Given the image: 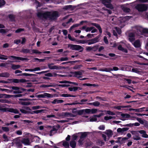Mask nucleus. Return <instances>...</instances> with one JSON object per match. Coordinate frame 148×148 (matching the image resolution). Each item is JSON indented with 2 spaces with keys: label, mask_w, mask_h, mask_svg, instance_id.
<instances>
[{
  "label": "nucleus",
  "mask_w": 148,
  "mask_h": 148,
  "mask_svg": "<svg viewBox=\"0 0 148 148\" xmlns=\"http://www.w3.org/2000/svg\"><path fill=\"white\" fill-rule=\"evenodd\" d=\"M37 15L38 17L41 19H48L51 20H56L59 16V14L56 11L53 12H39L37 13Z\"/></svg>",
  "instance_id": "1"
},
{
  "label": "nucleus",
  "mask_w": 148,
  "mask_h": 148,
  "mask_svg": "<svg viewBox=\"0 0 148 148\" xmlns=\"http://www.w3.org/2000/svg\"><path fill=\"white\" fill-rule=\"evenodd\" d=\"M68 47L70 49L73 50H79L80 52H82L84 48L81 46L76 45L69 44Z\"/></svg>",
  "instance_id": "2"
},
{
  "label": "nucleus",
  "mask_w": 148,
  "mask_h": 148,
  "mask_svg": "<svg viewBox=\"0 0 148 148\" xmlns=\"http://www.w3.org/2000/svg\"><path fill=\"white\" fill-rule=\"evenodd\" d=\"M138 132L139 133L142 135V137L144 138H148V135L146 134V131L144 130H138L137 131H132L131 132V133L132 134H137Z\"/></svg>",
  "instance_id": "3"
},
{
  "label": "nucleus",
  "mask_w": 148,
  "mask_h": 148,
  "mask_svg": "<svg viewBox=\"0 0 148 148\" xmlns=\"http://www.w3.org/2000/svg\"><path fill=\"white\" fill-rule=\"evenodd\" d=\"M0 110L4 112H9L15 114H18L19 111L16 109L9 108H1Z\"/></svg>",
  "instance_id": "4"
},
{
  "label": "nucleus",
  "mask_w": 148,
  "mask_h": 148,
  "mask_svg": "<svg viewBox=\"0 0 148 148\" xmlns=\"http://www.w3.org/2000/svg\"><path fill=\"white\" fill-rule=\"evenodd\" d=\"M60 127V126L59 125L53 126L49 132V136H51L56 133Z\"/></svg>",
  "instance_id": "5"
},
{
  "label": "nucleus",
  "mask_w": 148,
  "mask_h": 148,
  "mask_svg": "<svg viewBox=\"0 0 148 148\" xmlns=\"http://www.w3.org/2000/svg\"><path fill=\"white\" fill-rule=\"evenodd\" d=\"M12 144H15L16 146L18 148H22V145L21 144V142L19 138H16L13 140Z\"/></svg>",
  "instance_id": "6"
},
{
  "label": "nucleus",
  "mask_w": 148,
  "mask_h": 148,
  "mask_svg": "<svg viewBox=\"0 0 148 148\" xmlns=\"http://www.w3.org/2000/svg\"><path fill=\"white\" fill-rule=\"evenodd\" d=\"M36 97L38 98H45L46 97L49 98H52L53 95L51 94L47 93H45L43 94H40L36 96Z\"/></svg>",
  "instance_id": "7"
},
{
  "label": "nucleus",
  "mask_w": 148,
  "mask_h": 148,
  "mask_svg": "<svg viewBox=\"0 0 148 148\" xmlns=\"http://www.w3.org/2000/svg\"><path fill=\"white\" fill-rule=\"evenodd\" d=\"M135 8L136 9H148V6L145 4H138L135 6Z\"/></svg>",
  "instance_id": "8"
},
{
  "label": "nucleus",
  "mask_w": 148,
  "mask_h": 148,
  "mask_svg": "<svg viewBox=\"0 0 148 148\" xmlns=\"http://www.w3.org/2000/svg\"><path fill=\"white\" fill-rule=\"evenodd\" d=\"M139 14L142 15L143 16H145L148 19V12H147L146 10H137Z\"/></svg>",
  "instance_id": "9"
},
{
  "label": "nucleus",
  "mask_w": 148,
  "mask_h": 148,
  "mask_svg": "<svg viewBox=\"0 0 148 148\" xmlns=\"http://www.w3.org/2000/svg\"><path fill=\"white\" fill-rule=\"evenodd\" d=\"M54 64V63H49L48 64V66L50 69L51 70H59L60 69V67L56 65H53Z\"/></svg>",
  "instance_id": "10"
},
{
  "label": "nucleus",
  "mask_w": 148,
  "mask_h": 148,
  "mask_svg": "<svg viewBox=\"0 0 148 148\" xmlns=\"http://www.w3.org/2000/svg\"><path fill=\"white\" fill-rule=\"evenodd\" d=\"M62 115L65 117H75V115L68 112H63L62 113Z\"/></svg>",
  "instance_id": "11"
},
{
  "label": "nucleus",
  "mask_w": 148,
  "mask_h": 148,
  "mask_svg": "<svg viewBox=\"0 0 148 148\" xmlns=\"http://www.w3.org/2000/svg\"><path fill=\"white\" fill-rule=\"evenodd\" d=\"M90 24L95 26L98 29L99 33L101 34L102 33V31L100 26L98 24L95 23H91Z\"/></svg>",
  "instance_id": "12"
},
{
  "label": "nucleus",
  "mask_w": 148,
  "mask_h": 148,
  "mask_svg": "<svg viewBox=\"0 0 148 148\" xmlns=\"http://www.w3.org/2000/svg\"><path fill=\"white\" fill-rule=\"evenodd\" d=\"M129 128L127 127H124L122 128H118L117 130V132L119 133H123L124 132L128 130Z\"/></svg>",
  "instance_id": "13"
},
{
  "label": "nucleus",
  "mask_w": 148,
  "mask_h": 148,
  "mask_svg": "<svg viewBox=\"0 0 148 148\" xmlns=\"http://www.w3.org/2000/svg\"><path fill=\"white\" fill-rule=\"evenodd\" d=\"M21 142L22 143L25 145H29L30 143L29 140L27 138L23 139L21 141Z\"/></svg>",
  "instance_id": "14"
},
{
  "label": "nucleus",
  "mask_w": 148,
  "mask_h": 148,
  "mask_svg": "<svg viewBox=\"0 0 148 148\" xmlns=\"http://www.w3.org/2000/svg\"><path fill=\"white\" fill-rule=\"evenodd\" d=\"M74 77L78 78L82 77V73L81 71H76L73 73Z\"/></svg>",
  "instance_id": "15"
},
{
  "label": "nucleus",
  "mask_w": 148,
  "mask_h": 148,
  "mask_svg": "<svg viewBox=\"0 0 148 148\" xmlns=\"http://www.w3.org/2000/svg\"><path fill=\"white\" fill-rule=\"evenodd\" d=\"M10 58H13L15 59L20 60L22 61L27 60L28 59L26 58H21L18 57H16L14 56H11L10 57Z\"/></svg>",
  "instance_id": "16"
},
{
  "label": "nucleus",
  "mask_w": 148,
  "mask_h": 148,
  "mask_svg": "<svg viewBox=\"0 0 148 148\" xmlns=\"http://www.w3.org/2000/svg\"><path fill=\"white\" fill-rule=\"evenodd\" d=\"M133 44L136 48L139 47L141 46L140 41L138 40H136Z\"/></svg>",
  "instance_id": "17"
},
{
  "label": "nucleus",
  "mask_w": 148,
  "mask_h": 148,
  "mask_svg": "<svg viewBox=\"0 0 148 148\" xmlns=\"http://www.w3.org/2000/svg\"><path fill=\"white\" fill-rule=\"evenodd\" d=\"M10 76V74L7 72H4L0 73V77H8Z\"/></svg>",
  "instance_id": "18"
},
{
  "label": "nucleus",
  "mask_w": 148,
  "mask_h": 148,
  "mask_svg": "<svg viewBox=\"0 0 148 148\" xmlns=\"http://www.w3.org/2000/svg\"><path fill=\"white\" fill-rule=\"evenodd\" d=\"M76 7V6H74L73 7L71 5H65L64 6L62 9H74Z\"/></svg>",
  "instance_id": "19"
},
{
  "label": "nucleus",
  "mask_w": 148,
  "mask_h": 148,
  "mask_svg": "<svg viewBox=\"0 0 148 148\" xmlns=\"http://www.w3.org/2000/svg\"><path fill=\"white\" fill-rule=\"evenodd\" d=\"M34 76L36 77L37 76V75L35 74H31L27 73H23L21 74L17 75V76Z\"/></svg>",
  "instance_id": "20"
},
{
  "label": "nucleus",
  "mask_w": 148,
  "mask_h": 148,
  "mask_svg": "<svg viewBox=\"0 0 148 148\" xmlns=\"http://www.w3.org/2000/svg\"><path fill=\"white\" fill-rule=\"evenodd\" d=\"M62 143V145L65 148H69V144L68 142L67 141L64 140L61 142Z\"/></svg>",
  "instance_id": "21"
},
{
  "label": "nucleus",
  "mask_w": 148,
  "mask_h": 148,
  "mask_svg": "<svg viewBox=\"0 0 148 148\" xmlns=\"http://www.w3.org/2000/svg\"><path fill=\"white\" fill-rule=\"evenodd\" d=\"M105 133L108 136V138H110L113 134L112 131L111 130H108L106 131Z\"/></svg>",
  "instance_id": "22"
},
{
  "label": "nucleus",
  "mask_w": 148,
  "mask_h": 148,
  "mask_svg": "<svg viewBox=\"0 0 148 148\" xmlns=\"http://www.w3.org/2000/svg\"><path fill=\"white\" fill-rule=\"evenodd\" d=\"M99 71H105L106 72H110L111 71H113L112 69L110 68H105L103 69H100Z\"/></svg>",
  "instance_id": "23"
},
{
  "label": "nucleus",
  "mask_w": 148,
  "mask_h": 148,
  "mask_svg": "<svg viewBox=\"0 0 148 148\" xmlns=\"http://www.w3.org/2000/svg\"><path fill=\"white\" fill-rule=\"evenodd\" d=\"M70 146L72 148H75L76 145V142L74 140H71L70 143Z\"/></svg>",
  "instance_id": "24"
},
{
  "label": "nucleus",
  "mask_w": 148,
  "mask_h": 148,
  "mask_svg": "<svg viewBox=\"0 0 148 148\" xmlns=\"http://www.w3.org/2000/svg\"><path fill=\"white\" fill-rule=\"evenodd\" d=\"M87 104L89 105H93L96 107L99 106L100 104L99 102L98 101H95L92 103H90Z\"/></svg>",
  "instance_id": "25"
},
{
  "label": "nucleus",
  "mask_w": 148,
  "mask_h": 148,
  "mask_svg": "<svg viewBox=\"0 0 148 148\" xmlns=\"http://www.w3.org/2000/svg\"><path fill=\"white\" fill-rule=\"evenodd\" d=\"M64 101L61 99H55L53 101L51 102L52 103L54 104L56 103H63Z\"/></svg>",
  "instance_id": "26"
},
{
  "label": "nucleus",
  "mask_w": 148,
  "mask_h": 148,
  "mask_svg": "<svg viewBox=\"0 0 148 148\" xmlns=\"http://www.w3.org/2000/svg\"><path fill=\"white\" fill-rule=\"evenodd\" d=\"M121 116L123 118H128L130 117L136 118L135 117H131V116L128 114H121Z\"/></svg>",
  "instance_id": "27"
},
{
  "label": "nucleus",
  "mask_w": 148,
  "mask_h": 148,
  "mask_svg": "<svg viewBox=\"0 0 148 148\" xmlns=\"http://www.w3.org/2000/svg\"><path fill=\"white\" fill-rule=\"evenodd\" d=\"M60 96L61 97H76V96L75 95H71L70 94H62L60 95Z\"/></svg>",
  "instance_id": "28"
},
{
  "label": "nucleus",
  "mask_w": 148,
  "mask_h": 148,
  "mask_svg": "<svg viewBox=\"0 0 148 148\" xmlns=\"http://www.w3.org/2000/svg\"><path fill=\"white\" fill-rule=\"evenodd\" d=\"M20 52L25 53H31L30 50L28 49H23Z\"/></svg>",
  "instance_id": "29"
},
{
  "label": "nucleus",
  "mask_w": 148,
  "mask_h": 148,
  "mask_svg": "<svg viewBox=\"0 0 148 148\" xmlns=\"http://www.w3.org/2000/svg\"><path fill=\"white\" fill-rule=\"evenodd\" d=\"M19 103L24 106H29L31 104V103L29 102L26 101H20Z\"/></svg>",
  "instance_id": "30"
},
{
  "label": "nucleus",
  "mask_w": 148,
  "mask_h": 148,
  "mask_svg": "<svg viewBox=\"0 0 148 148\" xmlns=\"http://www.w3.org/2000/svg\"><path fill=\"white\" fill-rule=\"evenodd\" d=\"M119 50L125 53H127V50L126 49L123 48L121 45H119L118 47Z\"/></svg>",
  "instance_id": "31"
},
{
  "label": "nucleus",
  "mask_w": 148,
  "mask_h": 148,
  "mask_svg": "<svg viewBox=\"0 0 148 148\" xmlns=\"http://www.w3.org/2000/svg\"><path fill=\"white\" fill-rule=\"evenodd\" d=\"M2 137L3 139V141L4 142H8L9 140L8 136L5 134H4L3 135Z\"/></svg>",
  "instance_id": "32"
},
{
  "label": "nucleus",
  "mask_w": 148,
  "mask_h": 148,
  "mask_svg": "<svg viewBox=\"0 0 148 148\" xmlns=\"http://www.w3.org/2000/svg\"><path fill=\"white\" fill-rule=\"evenodd\" d=\"M99 36H98L94 38L91 39L94 44L97 42L99 41Z\"/></svg>",
  "instance_id": "33"
},
{
  "label": "nucleus",
  "mask_w": 148,
  "mask_h": 148,
  "mask_svg": "<svg viewBox=\"0 0 148 148\" xmlns=\"http://www.w3.org/2000/svg\"><path fill=\"white\" fill-rule=\"evenodd\" d=\"M57 86V84H52L50 85H45V84H42L41 85V86L43 87L46 88V87H55Z\"/></svg>",
  "instance_id": "34"
},
{
  "label": "nucleus",
  "mask_w": 148,
  "mask_h": 148,
  "mask_svg": "<svg viewBox=\"0 0 148 148\" xmlns=\"http://www.w3.org/2000/svg\"><path fill=\"white\" fill-rule=\"evenodd\" d=\"M79 87H69V90L70 91H73L75 92L76 91L78 88H79Z\"/></svg>",
  "instance_id": "35"
},
{
  "label": "nucleus",
  "mask_w": 148,
  "mask_h": 148,
  "mask_svg": "<svg viewBox=\"0 0 148 148\" xmlns=\"http://www.w3.org/2000/svg\"><path fill=\"white\" fill-rule=\"evenodd\" d=\"M20 67L21 66L19 65L12 64L11 65V68L13 70H16L20 68Z\"/></svg>",
  "instance_id": "36"
},
{
  "label": "nucleus",
  "mask_w": 148,
  "mask_h": 148,
  "mask_svg": "<svg viewBox=\"0 0 148 148\" xmlns=\"http://www.w3.org/2000/svg\"><path fill=\"white\" fill-rule=\"evenodd\" d=\"M88 133V132H81L80 133L81 134V136L80 137L84 139L87 136Z\"/></svg>",
  "instance_id": "37"
},
{
  "label": "nucleus",
  "mask_w": 148,
  "mask_h": 148,
  "mask_svg": "<svg viewBox=\"0 0 148 148\" xmlns=\"http://www.w3.org/2000/svg\"><path fill=\"white\" fill-rule=\"evenodd\" d=\"M75 41L79 43L84 44L87 43L86 40H76Z\"/></svg>",
  "instance_id": "38"
},
{
  "label": "nucleus",
  "mask_w": 148,
  "mask_h": 148,
  "mask_svg": "<svg viewBox=\"0 0 148 148\" xmlns=\"http://www.w3.org/2000/svg\"><path fill=\"white\" fill-rule=\"evenodd\" d=\"M35 4L36 5V8H38V7H40L42 5L41 3L36 0L35 1Z\"/></svg>",
  "instance_id": "39"
},
{
  "label": "nucleus",
  "mask_w": 148,
  "mask_h": 148,
  "mask_svg": "<svg viewBox=\"0 0 148 148\" xmlns=\"http://www.w3.org/2000/svg\"><path fill=\"white\" fill-rule=\"evenodd\" d=\"M50 58L49 57H47L46 58H45L44 59H39L37 58H34V60H38L39 61V62H44L45 61V60H46V58H47V59H49Z\"/></svg>",
  "instance_id": "40"
},
{
  "label": "nucleus",
  "mask_w": 148,
  "mask_h": 148,
  "mask_svg": "<svg viewBox=\"0 0 148 148\" xmlns=\"http://www.w3.org/2000/svg\"><path fill=\"white\" fill-rule=\"evenodd\" d=\"M106 7L110 9H113L114 7L113 5L111 4V3L109 4H106V5H105Z\"/></svg>",
  "instance_id": "41"
},
{
  "label": "nucleus",
  "mask_w": 148,
  "mask_h": 148,
  "mask_svg": "<svg viewBox=\"0 0 148 148\" xmlns=\"http://www.w3.org/2000/svg\"><path fill=\"white\" fill-rule=\"evenodd\" d=\"M111 2V0H102V3L104 5H106V4H109Z\"/></svg>",
  "instance_id": "42"
},
{
  "label": "nucleus",
  "mask_w": 148,
  "mask_h": 148,
  "mask_svg": "<svg viewBox=\"0 0 148 148\" xmlns=\"http://www.w3.org/2000/svg\"><path fill=\"white\" fill-rule=\"evenodd\" d=\"M136 134H134V135L133 137V138L134 140H141V138L138 136H137Z\"/></svg>",
  "instance_id": "43"
},
{
  "label": "nucleus",
  "mask_w": 148,
  "mask_h": 148,
  "mask_svg": "<svg viewBox=\"0 0 148 148\" xmlns=\"http://www.w3.org/2000/svg\"><path fill=\"white\" fill-rule=\"evenodd\" d=\"M9 18L10 19V20L12 21H14L15 16L14 15L12 14H10L8 16Z\"/></svg>",
  "instance_id": "44"
},
{
  "label": "nucleus",
  "mask_w": 148,
  "mask_h": 148,
  "mask_svg": "<svg viewBox=\"0 0 148 148\" xmlns=\"http://www.w3.org/2000/svg\"><path fill=\"white\" fill-rule=\"evenodd\" d=\"M140 69L137 68H133L132 69V71L133 72L139 73H140V71L139 70Z\"/></svg>",
  "instance_id": "45"
},
{
  "label": "nucleus",
  "mask_w": 148,
  "mask_h": 148,
  "mask_svg": "<svg viewBox=\"0 0 148 148\" xmlns=\"http://www.w3.org/2000/svg\"><path fill=\"white\" fill-rule=\"evenodd\" d=\"M131 106H117L115 108L118 110H120L121 108H125L130 107Z\"/></svg>",
  "instance_id": "46"
},
{
  "label": "nucleus",
  "mask_w": 148,
  "mask_h": 148,
  "mask_svg": "<svg viewBox=\"0 0 148 148\" xmlns=\"http://www.w3.org/2000/svg\"><path fill=\"white\" fill-rule=\"evenodd\" d=\"M145 108V107H143L140 108L136 109V110H135V111L136 112H142L143 111H144V109Z\"/></svg>",
  "instance_id": "47"
},
{
  "label": "nucleus",
  "mask_w": 148,
  "mask_h": 148,
  "mask_svg": "<svg viewBox=\"0 0 148 148\" xmlns=\"http://www.w3.org/2000/svg\"><path fill=\"white\" fill-rule=\"evenodd\" d=\"M11 88L13 90H20V89L21 90H24V89H23V88H20L16 86H12L11 87Z\"/></svg>",
  "instance_id": "48"
},
{
  "label": "nucleus",
  "mask_w": 148,
  "mask_h": 148,
  "mask_svg": "<svg viewBox=\"0 0 148 148\" xmlns=\"http://www.w3.org/2000/svg\"><path fill=\"white\" fill-rule=\"evenodd\" d=\"M128 138L126 137L121 138V139H119L120 144H122L125 143V140L127 139Z\"/></svg>",
  "instance_id": "49"
},
{
  "label": "nucleus",
  "mask_w": 148,
  "mask_h": 148,
  "mask_svg": "<svg viewBox=\"0 0 148 148\" xmlns=\"http://www.w3.org/2000/svg\"><path fill=\"white\" fill-rule=\"evenodd\" d=\"M1 128L2 130L5 132H8L10 130L9 129L8 127H2Z\"/></svg>",
  "instance_id": "50"
},
{
  "label": "nucleus",
  "mask_w": 148,
  "mask_h": 148,
  "mask_svg": "<svg viewBox=\"0 0 148 148\" xmlns=\"http://www.w3.org/2000/svg\"><path fill=\"white\" fill-rule=\"evenodd\" d=\"M114 29L115 30L117 33H118L119 34H121V29L120 28L115 27L114 28Z\"/></svg>",
  "instance_id": "51"
},
{
  "label": "nucleus",
  "mask_w": 148,
  "mask_h": 148,
  "mask_svg": "<svg viewBox=\"0 0 148 148\" xmlns=\"http://www.w3.org/2000/svg\"><path fill=\"white\" fill-rule=\"evenodd\" d=\"M69 60V58L68 57H62L60 59V60H57V61H67Z\"/></svg>",
  "instance_id": "52"
},
{
  "label": "nucleus",
  "mask_w": 148,
  "mask_h": 148,
  "mask_svg": "<svg viewBox=\"0 0 148 148\" xmlns=\"http://www.w3.org/2000/svg\"><path fill=\"white\" fill-rule=\"evenodd\" d=\"M7 56H6L4 55H0V59L3 60H6L8 59Z\"/></svg>",
  "instance_id": "53"
},
{
  "label": "nucleus",
  "mask_w": 148,
  "mask_h": 148,
  "mask_svg": "<svg viewBox=\"0 0 148 148\" xmlns=\"http://www.w3.org/2000/svg\"><path fill=\"white\" fill-rule=\"evenodd\" d=\"M136 120L138 121L141 124L143 125L144 121L142 120L141 118L138 117L136 118Z\"/></svg>",
  "instance_id": "54"
},
{
  "label": "nucleus",
  "mask_w": 148,
  "mask_h": 148,
  "mask_svg": "<svg viewBox=\"0 0 148 148\" xmlns=\"http://www.w3.org/2000/svg\"><path fill=\"white\" fill-rule=\"evenodd\" d=\"M79 25H80V24H76L73 25H72V26H71V27L70 29V31L72 30L73 28H74L76 27H77L79 26Z\"/></svg>",
  "instance_id": "55"
},
{
  "label": "nucleus",
  "mask_w": 148,
  "mask_h": 148,
  "mask_svg": "<svg viewBox=\"0 0 148 148\" xmlns=\"http://www.w3.org/2000/svg\"><path fill=\"white\" fill-rule=\"evenodd\" d=\"M0 102L1 103H9L10 102L6 99H0Z\"/></svg>",
  "instance_id": "56"
},
{
  "label": "nucleus",
  "mask_w": 148,
  "mask_h": 148,
  "mask_svg": "<svg viewBox=\"0 0 148 148\" xmlns=\"http://www.w3.org/2000/svg\"><path fill=\"white\" fill-rule=\"evenodd\" d=\"M32 53L31 54L35 53H41V52L39 51L36 49H33L32 50Z\"/></svg>",
  "instance_id": "57"
},
{
  "label": "nucleus",
  "mask_w": 148,
  "mask_h": 148,
  "mask_svg": "<svg viewBox=\"0 0 148 148\" xmlns=\"http://www.w3.org/2000/svg\"><path fill=\"white\" fill-rule=\"evenodd\" d=\"M5 2L4 0H0V7L3 6L5 4Z\"/></svg>",
  "instance_id": "58"
},
{
  "label": "nucleus",
  "mask_w": 148,
  "mask_h": 148,
  "mask_svg": "<svg viewBox=\"0 0 148 148\" xmlns=\"http://www.w3.org/2000/svg\"><path fill=\"white\" fill-rule=\"evenodd\" d=\"M8 31V29H0V33L1 34H4Z\"/></svg>",
  "instance_id": "59"
},
{
  "label": "nucleus",
  "mask_w": 148,
  "mask_h": 148,
  "mask_svg": "<svg viewBox=\"0 0 148 148\" xmlns=\"http://www.w3.org/2000/svg\"><path fill=\"white\" fill-rule=\"evenodd\" d=\"M99 47V45H97L94 46L92 47V51H95L98 49Z\"/></svg>",
  "instance_id": "60"
},
{
  "label": "nucleus",
  "mask_w": 148,
  "mask_h": 148,
  "mask_svg": "<svg viewBox=\"0 0 148 148\" xmlns=\"http://www.w3.org/2000/svg\"><path fill=\"white\" fill-rule=\"evenodd\" d=\"M20 110L22 113L23 114H28V113H29V112H28V111H27L25 109H20Z\"/></svg>",
  "instance_id": "61"
},
{
  "label": "nucleus",
  "mask_w": 148,
  "mask_h": 148,
  "mask_svg": "<svg viewBox=\"0 0 148 148\" xmlns=\"http://www.w3.org/2000/svg\"><path fill=\"white\" fill-rule=\"evenodd\" d=\"M68 37L69 39L72 41H75L76 39L74 38H72L70 34H68Z\"/></svg>",
  "instance_id": "62"
},
{
  "label": "nucleus",
  "mask_w": 148,
  "mask_h": 148,
  "mask_svg": "<svg viewBox=\"0 0 148 148\" xmlns=\"http://www.w3.org/2000/svg\"><path fill=\"white\" fill-rule=\"evenodd\" d=\"M97 120V118L95 116V115L91 118L90 120V122L95 121Z\"/></svg>",
  "instance_id": "63"
},
{
  "label": "nucleus",
  "mask_w": 148,
  "mask_h": 148,
  "mask_svg": "<svg viewBox=\"0 0 148 148\" xmlns=\"http://www.w3.org/2000/svg\"><path fill=\"white\" fill-rule=\"evenodd\" d=\"M143 125L145 127L148 128V122L147 121L144 120Z\"/></svg>",
  "instance_id": "64"
}]
</instances>
